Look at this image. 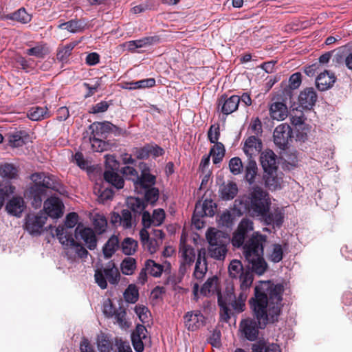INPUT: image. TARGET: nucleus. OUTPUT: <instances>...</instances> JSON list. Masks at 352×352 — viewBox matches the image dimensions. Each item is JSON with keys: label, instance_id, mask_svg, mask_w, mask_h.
Segmentation results:
<instances>
[{"label": "nucleus", "instance_id": "nucleus-1", "mask_svg": "<svg viewBox=\"0 0 352 352\" xmlns=\"http://www.w3.org/2000/svg\"><path fill=\"white\" fill-rule=\"evenodd\" d=\"M282 284L271 281H261L254 288V297L250 300V307L257 322L252 318L241 320L240 330L250 341H254L258 336V329H263L269 323L278 321L282 307Z\"/></svg>", "mask_w": 352, "mask_h": 352}, {"label": "nucleus", "instance_id": "nucleus-2", "mask_svg": "<svg viewBox=\"0 0 352 352\" xmlns=\"http://www.w3.org/2000/svg\"><path fill=\"white\" fill-rule=\"evenodd\" d=\"M253 230V221L243 218L233 232L231 241L234 248L243 247V253L249 267L256 274L262 275L267 266L263 258V244L266 241V236L256 232L248 238Z\"/></svg>", "mask_w": 352, "mask_h": 352}, {"label": "nucleus", "instance_id": "nucleus-3", "mask_svg": "<svg viewBox=\"0 0 352 352\" xmlns=\"http://www.w3.org/2000/svg\"><path fill=\"white\" fill-rule=\"evenodd\" d=\"M228 272L230 277L239 279L240 285L236 293H234L233 288H231L227 290L224 298L221 295L218 297L221 317L225 321L230 318L232 311L236 313L244 311L245 301L254 280L252 272L245 270L239 260L234 259L230 263Z\"/></svg>", "mask_w": 352, "mask_h": 352}, {"label": "nucleus", "instance_id": "nucleus-4", "mask_svg": "<svg viewBox=\"0 0 352 352\" xmlns=\"http://www.w3.org/2000/svg\"><path fill=\"white\" fill-rule=\"evenodd\" d=\"M30 179L33 184L30 187L28 192L32 206L37 208L41 206L43 197L46 195L47 189H52L62 193V188L56 177L45 173H35L31 175Z\"/></svg>", "mask_w": 352, "mask_h": 352}, {"label": "nucleus", "instance_id": "nucleus-5", "mask_svg": "<svg viewBox=\"0 0 352 352\" xmlns=\"http://www.w3.org/2000/svg\"><path fill=\"white\" fill-rule=\"evenodd\" d=\"M238 203L243 205V209L254 217L263 216L271 204L268 193L258 186H253L248 196L235 200L236 205Z\"/></svg>", "mask_w": 352, "mask_h": 352}, {"label": "nucleus", "instance_id": "nucleus-6", "mask_svg": "<svg viewBox=\"0 0 352 352\" xmlns=\"http://www.w3.org/2000/svg\"><path fill=\"white\" fill-rule=\"evenodd\" d=\"M139 167L142 170V178L135 183V190L138 194L144 195L147 202L153 204L159 198V190L153 187L155 177L150 173L146 164L142 162Z\"/></svg>", "mask_w": 352, "mask_h": 352}, {"label": "nucleus", "instance_id": "nucleus-7", "mask_svg": "<svg viewBox=\"0 0 352 352\" xmlns=\"http://www.w3.org/2000/svg\"><path fill=\"white\" fill-rule=\"evenodd\" d=\"M106 170L104 173V180L117 189L124 187V181L118 173L119 162L113 155H106Z\"/></svg>", "mask_w": 352, "mask_h": 352}, {"label": "nucleus", "instance_id": "nucleus-8", "mask_svg": "<svg viewBox=\"0 0 352 352\" xmlns=\"http://www.w3.org/2000/svg\"><path fill=\"white\" fill-rule=\"evenodd\" d=\"M55 234L59 242L66 248L73 250L80 258L87 257V250L73 238L72 233L68 232L63 226H58Z\"/></svg>", "mask_w": 352, "mask_h": 352}, {"label": "nucleus", "instance_id": "nucleus-9", "mask_svg": "<svg viewBox=\"0 0 352 352\" xmlns=\"http://www.w3.org/2000/svg\"><path fill=\"white\" fill-rule=\"evenodd\" d=\"M94 276L96 283L104 289L107 287V280L110 284L116 285L119 282L120 274L114 263H109L103 269L96 270Z\"/></svg>", "mask_w": 352, "mask_h": 352}, {"label": "nucleus", "instance_id": "nucleus-10", "mask_svg": "<svg viewBox=\"0 0 352 352\" xmlns=\"http://www.w3.org/2000/svg\"><path fill=\"white\" fill-rule=\"evenodd\" d=\"M47 220V216L42 212L29 214L25 217V229L31 235H39Z\"/></svg>", "mask_w": 352, "mask_h": 352}, {"label": "nucleus", "instance_id": "nucleus-11", "mask_svg": "<svg viewBox=\"0 0 352 352\" xmlns=\"http://www.w3.org/2000/svg\"><path fill=\"white\" fill-rule=\"evenodd\" d=\"M179 254L181 257L179 274L184 276L190 265L195 262L196 254L195 249L190 245L181 243Z\"/></svg>", "mask_w": 352, "mask_h": 352}, {"label": "nucleus", "instance_id": "nucleus-12", "mask_svg": "<svg viewBox=\"0 0 352 352\" xmlns=\"http://www.w3.org/2000/svg\"><path fill=\"white\" fill-rule=\"evenodd\" d=\"M75 237L77 240L83 241L85 245L91 250L97 246V239L94 230L78 224L75 230Z\"/></svg>", "mask_w": 352, "mask_h": 352}, {"label": "nucleus", "instance_id": "nucleus-13", "mask_svg": "<svg viewBox=\"0 0 352 352\" xmlns=\"http://www.w3.org/2000/svg\"><path fill=\"white\" fill-rule=\"evenodd\" d=\"M292 130L287 123H283L277 126L274 131V144L280 148L284 149L290 138H292Z\"/></svg>", "mask_w": 352, "mask_h": 352}, {"label": "nucleus", "instance_id": "nucleus-14", "mask_svg": "<svg viewBox=\"0 0 352 352\" xmlns=\"http://www.w3.org/2000/svg\"><path fill=\"white\" fill-rule=\"evenodd\" d=\"M206 239L208 242V248L220 246H228L230 239L229 235L221 230L210 228L206 232Z\"/></svg>", "mask_w": 352, "mask_h": 352}, {"label": "nucleus", "instance_id": "nucleus-15", "mask_svg": "<svg viewBox=\"0 0 352 352\" xmlns=\"http://www.w3.org/2000/svg\"><path fill=\"white\" fill-rule=\"evenodd\" d=\"M240 103L239 96L233 95L228 97L223 95L218 100V109L224 115H229L237 110Z\"/></svg>", "mask_w": 352, "mask_h": 352}, {"label": "nucleus", "instance_id": "nucleus-16", "mask_svg": "<svg viewBox=\"0 0 352 352\" xmlns=\"http://www.w3.org/2000/svg\"><path fill=\"white\" fill-rule=\"evenodd\" d=\"M63 204L59 198L51 197L44 202V214L53 219H58L63 214Z\"/></svg>", "mask_w": 352, "mask_h": 352}, {"label": "nucleus", "instance_id": "nucleus-17", "mask_svg": "<svg viewBox=\"0 0 352 352\" xmlns=\"http://www.w3.org/2000/svg\"><path fill=\"white\" fill-rule=\"evenodd\" d=\"M165 219V212L163 209H155L152 216L148 211L142 212V223L143 226L150 228L151 226H159L162 224Z\"/></svg>", "mask_w": 352, "mask_h": 352}, {"label": "nucleus", "instance_id": "nucleus-18", "mask_svg": "<svg viewBox=\"0 0 352 352\" xmlns=\"http://www.w3.org/2000/svg\"><path fill=\"white\" fill-rule=\"evenodd\" d=\"M205 318L200 311H189L184 316L185 326L188 330L195 331L204 324Z\"/></svg>", "mask_w": 352, "mask_h": 352}, {"label": "nucleus", "instance_id": "nucleus-19", "mask_svg": "<svg viewBox=\"0 0 352 352\" xmlns=\"http://www.w3.org/2000/svg\"><path fill=\"white\" fill-rule=\"evenodd\" d=\"M265 224L272 226L273 228H279L283 222L284 212L282 208H276L270 212H267L263 216H261Z\"/></svg>", "mask_w": 352, "mask_h": 352}, {"label": "nucleus", "instance_id": "nucleus-20", "mask_svg": "<svg viewBox=\"0 0 352 352\" xmlns=\"http://www.w3.org/2000/svg\"><path fill=\"white\" fill-rule=\"evenodd\" d=\"M144 266L148 274L153 277H160L163 272L169 274L170 270L169 263L164 262L163 264H160L151 259L145 262Z\"/></svg>", "mask_w": 352, "mask_h": 352}, {"label": "nucleus", "instance_id": "nucleus-21", "mask_svg": "<svg viewBox=\"0 0 352 352\" xmlns=\"http://www.w3.org/2000/svg\"><path fill=\"white\" fill-rule=\"evenodd\" d=\"M317 100V94L313 88H307L300 93L298 102L303 109H311Z\"/></svg>", "mask_w": 352, "mask_h": 352}, {"label": "nucleus", "instance_id": "nucleus-22", "mask_svg": "<svg viewBox=\"0 0 352 352\" xmlns=\"http://www.w3.org/2000/svg\"><path fill=\"white\" fill-rule=\"evenodd\" d=\"M207 271L208 267L206 258V250L205 249H201L198 252L193 276L195 279L201 280L205 276Z\"/></svg>", "mask_w": 352, "mask_h": 352}, {"label": "nucleus", "instance_id": "nucleus-23", "mask_svg": "<svg viewBox=\"0 0 352 352\" xmlns=\"http://www.w3.org/2000/svg\"><path fill=\"white\" fill-rule=\"evenodd\" d=\"M147 330L144 325L138 324L131 335V341L134 349L137 352H142L144 346L143 340L146 338Z\"/></svg>", "mask_w": 352, "mask_h": 352}, {"label": "nucleus", "instance_id": "nucleus-24", "mask_svg": "<svg viewBox=\"0 0 352 352\" xmlns=\"http://www.w3.org/2000/svg\"><path fill=\"white\" fill-rule=\"evenodd\" d=\"M261 149L262 142L258 137L252 135L245 140L243 151L248 157L258 155Z\"/></svg>", "mask_w": 352, "mask_h": 352}, {"label": "nucleus", "instance_id": "nucleus-25", "mask_svg": "<svg viewBox=\"0 0 352 352\" xmlns=\"http://www.w3.org/2000/svg\"><path fill=\"white\" fill-rule=\"evenodd\" d=\"M261 164L264 172L277 170L276 155L271 151H265L261 153Z\"/></svg>", "mask_w": 352, "mask_h": 352}, {"label": "nucleus", "instance_id": "nucleus-26", "mask_svg": "<svg viewBox=\"0 0 352 352\" xmlns=\"http://www.w3.org/2000/svg\"><path fill=\"white\" fill-rule=\"evenodd\" d=\"M25 208L24 200L22 197H12L6 204V209L11 215L19 217Z\"/></svg>", "mask_w": 352, "mask_h": 352}, {"label": "nucleus", "instance_id": "nucleus-27", "mask_svg": "<svg viewBox=\"0 0 352 352\" xmlns=\"http://www.w3.org/2000/svg\"><path fill=\"white\" fill-rule=\"evenodd\" d=\"M219 195L223 200L233 199L238 193V186L234 182L223 183L219 190Z\"/></svg>", "mask_w": 352, "mask_h": 352}, {"label": "nucleus", "instance_id": "nucleus-28", "mask_svg": "<svg viewBox=\"0 0 352 352\" xmlns=\"http://www.w3.org/2000/svg\"><path fill=\"white\" fill-rule=\"evenodd\" d=\"M270 114L273 120H284L288 116L287 107L283 102H274L270 106Z\"/></svg>", "mask_w": 352, "mask_h": 352}, {"label": "nucleus", "instance_id": "nucleus-29", "mask_svg": "<svg viewBox=\"0 0 352 352\" xmlns=\"http://www.w3.org/2000/svg\"><path fill=\"white\" fill-rule=\"evenodd\" d=\"M336 81L333 74L324 72L320 74L316 78V86L320 91H325L330 88Z\"/></svg>", "mask_w": 352, "mask_h": 352}, {"label": "nucleus", "instance_id": "nucleus-30", "mask_svg": "<svg viewBox=\"0 0 352 352\" xmlns=\"http://www.w3.org/2000/svg\"><path fill=\"white\" fill-rule=\"evenodd\" d=\"M264 179L265 185L271 190H276L280 187L282 177L277 174V170L265 172Z\"/></svg>", "mask_w": 352, "mask_h": 352}, {"label": "nucleus", "instance_id": "nucleus-31", "mask_svg": "<svg viewBox=\"0 0 352 352\" xmlns=\"http://www.w3.org/2000/svg\"><path fill=\"white\" fill-rule=\"evenodd\" d=\"M155 85V80L153 78H146L138 81H131L125 82L123 88L126 89H137L151 88Z\"/></svg>", "mask_w": 352, "mask_h": 352}, {"label": "nucleus", "instance_id": "nucleus-32", "mask_svg": "<svg viewBox=\"0 0 352 352\" xmlns=\"http://www.w3.org/2000/svg\"><path fill=\"white\" fill-rule=\"evenodd\" d=\"M226 149L223 144L217 142L211 148L209 155L212 157V162L214 164H219L225 156Z\"/></svg>", "mask_w": 352, "mask_h": 352}, {"label": "nucleus", "instance_id": "nucleus-33", "mask_svg": "<svg viewBox=\"0 0 352 352\" xmlns=\"http://www.w3.org/2000/svg\"><path fill=\"white\" fill-rule=\"evenodd\" d=\"M85 25V23L80 20H70L59 24L58 28L62 30H67L72 33H76L81 32L84 29Z\"/></svg>", "mask_w": 352, "mask_h": 352}, {"label": "nucleus", "instance_id": "nucleus-34", "mask_svg": "<svg viewBox=\"0 0 352 352\" xmlns=\"http://www.w3.org/2000/svg\"><path fill=\"white\" fill-rule=\"evenodd\" d=\"M119 246L118 237L113 235L104 244L102 251L105 258H110L116 252Z\"/></svg>", "mask_w": 352, "mask_h": 352}, {"label": "nucleus", "instance_id": "nucleus-35", "mask_svg": "<svg viewBox=\"0 0 352 352\" xmlns=\"http://www.w3.org/2000/svg\"><path fill=\"white\" fill-rule=\"evenodd\" d=\"M28 117L33 121H38L49 117L46 107H32L28 112Z\"/></svg>", "mask_w": 352, "mask_h": 352}, {"label": "nucleus", "instance_id": "nucleus-36", "mask_svg": "<svg viewBox=\"0 0 352 352\" xmlns=\"http://www.w3.org/2000/svg\"><path fill=\"white\" fill-rule=\"evenodd\" d=\"M18 168L12 164L6 163L0 166V175L7 179H15L18 176Z\"/></svg>", "mask_w": 352, "mask_h": 352}, {"label": "nucleus", "instance_id": "nucleus-37", "mask_svg": "<svg viewBox=\"0 0 352 352\" xmlns=\"http://www.w3.org/2000/svg\"><path fill=\"white\" fill-rule=\"evenodd\" d=\"M153 40V37H144L139 40L129 41L126 43V46L129 51L135 52L138 48H142L150 45Z\"/></svg>", "mask_w": 352, "mask_h": 352}, {"label": "nucleus", "instance_id": "nucleus-38", "mask_svg": "<svg viewBox=\"0 0 352 352\" xmlns=\"http://www.w3.org/2000/svg\"><path fill=\"white\" fill-rule=\"evenodd\" d=\"M228 250V246L217 245L213 248H208V255L211 258L219 261L225 259Z\"/></svg>", "mask_w": 352, "mask_h": 352}, {"label": "nucleus", "instance_id": "nucleus-39", "mask_svg": "<svg viewBox=\"0 0 352 352\" xmlns=\"http://www.w3.org/2000/svg\"><path fill=\"white\" fill-rule=\"evenodd\" d=\"M111 125V123L107 121L103 122H94L91 126L92 133L102 137L104 134L110 133Z\"/></svg>", "mask_w": 352, "mask_h": 352}, {"label": "nucleus", "instance_id": "nucleus-40", "mask_svg": "<svg viewBox=\"0 0 352 352\" xmlns=\"http://www.w3.org/2000/svg\"><path fill=\"white\" fill-rule=\"evenodd\" d=\"M128 207L135 213L144 212L146 207L144 201L140 198L130 197L127 199Z\"/></svg>", "mask_w": 352, "mask_h": 352}, {"label": "nucleus", "instance_id": "nucleus-41", "mask_svg": "<svg viewBox=\"0 0 352 352\" xmlns=\"http://www.w3.org/2000/svg\"><path fill=\"white\" fill-rule=\"evenodd\" d=\"M8 19L19 21L21 23H27L31 21V16L24 8H20L17 11L7 16Z\"/></svg>", "mask_w": 352, "mask_h": 352}, {"label": "nucleus", "instance_id": "nucleus-42", "mask_svg": "<svg viewBox=\"0 0 352 352\" xmlns=\"http://www.w3.org/2000/svg\"><path fill=\"white\" fill-rule=\"evenodd\" d=\"M252 352H280V347L276 344H254Z\"/></svg>", "mask_w": 352, "mask_h": 352}, {"label": "nucleus", "instance_id": "nucleus-43", "mask_svg": "<svg viewBox=\"0 0 352 352\" xmlns=\"http://www.w3.org/2000/svg\"><path fill=\"white\" fill-rule=\"evenodd\" d=\"M122 252L126 255L133 254L138 248V242L131 239L126 238L122 243Z\"/></svg>", "mask_w": 352, "mask_h": 352}, {"label": "nucleus", "instance_id": "nucleus-44", "mask_svg": "<svg viewBox=\"0 0 352 352\" xmlns=\"http://www.w3.org/2000/svg\"><path fill=\"white\" fill-rule=\"evenodd\" d=\"M136 268L135 259L132 257L125 258L121 263L122 272L125 275H131Z\"/></svg>", "mask_w": 352, "mask_h": 352}, {"label": "nucleus", "instance_id": "nucleus-45", "mask_svg": "<svg viewBox=\"0 0 352 352\" xmlns=\"http://www.w3.org/2000/svg\"><path fill=\"white\" fill-rule=\"evenodd\" d=\"M218 278L216 276L209 278L201 289V293L204 296L213 294L217 289Z\"/></svg>", "mask_w": 352, "mask_h": 352}, {"label": "nucleus", "instance_id": "nucleus-46", "mask_svg": "<svg viewBox=\"0 0 352 352\" xmlns=\"http://www.w3.org/2000/svg\"><path fill=\"white\" fill-rule=\"evenodd\" d=\"M257 172V166L255 161L250 160L245 168V177L247 182L252 184L254 182V177Z\"/></svg>", "mask_w": 352, "mask_h": 352}, {"label": "nucleus", "instance_id": "nucleus-47", "mask_svg": "<svg viewBox=\"0 0 352 352\" xmlns=\"http://www.w3.org/2000/svg\"><path fill=\"white\" fill-rule=\"evenodd\" d=\"M283 250L280 244H274L269 253V259L274 263H278L283 258Z\"/></svg>", "mask_w": 352, "mask_h": 352}, {"label": "nucleus", "instance_id": "nucleus-48", "mask_svg": "<svg viewBox=\"0 0 352 352\" xmlns=\"http://www.w3.org/2000/svg\"><path fill=\"white\" fill-rule=\"evenodd\" d=\"M138 289L134 285H129L124 293V297L126 302L135 303L138 299Z\"/></svg>", "mask_w": 352, "mask_h": 352}, {"label": "nucleus", "instance_id": "nucleus-49", "mask_svg": "<svg viewBox=\"0 0 352 352\" xmlns=\"http://www.w3.org/2000/svg\"><path fill=\"white\" fill-rule=\"evenodd\" d=\"M123 175L126 177V179H131L133 182V186H135V183L142 178V175L139 177L138 171L131 166H125L121 170Z\"/></svg>", "mask_w": 352, "mask_h": 352}, {"label": "nucleus", "instance_id": "nucleus-50", "mask_svg": "<svg viewBox=\"0 0 352 352\" xmlns=\"http://www.w3.org/2000/svg\"><path fill=\"white\" fill-rule=\"evenodd\" d=\"M47 53V50L44 45L38 44L33 47L28 49L26 54L37 58L43 57Z\"/></svg>", "mask_w": 352, "mask_h": 352}, {"label": "nucleus", "instance_id": "nucleus-51", "mask_svg": "<svg viewBox=\"0 0 352 352\" xmlns=\"http://www.w3.org/2000/svg\"><path fill=\"white\" fill-rule=\"evenodd\" d=\"M94 226L100 234L104 232L107 226L106 218L102 215H96L94 219Z\"/></svg>", "mask_w": 352, "mask_h": 352}, {"label": "nucleus", "instance_id": "nucleus-52", "mask_svg": "<svg viewBox=\"0 0 352 352\" xmlns=\"http://www.w3.org/2000/svg\"><path fill=\"white\" fill-rule=\"evenodd\" d=\"M121 226L124 229H129L133 227V220L131 212L127 210L124 209L121 211Z\"/></svg>", "mask_w": 352, "mask_h": 352}, {"label": "nucleus", "instance_id": "nucleus-53", "mask_svg": "<svg viewBox=\"0 0 352 352\" xmlns=\"http://www.w3.org/2000/svg\"><path fill=\"white\" fill-rule=\"evenodd\" d=\"M96 134L92 133V136L90 137V142L94 151L102 152L104 151L105 147V143L101 140Z\"/></svg>", "mask_w": 352, "mask_h": 352}, {"label": "nucleus", "instance_id": "nucleus-54", "mask_svg": "<svg viewBox=\"0 0 352 352\" xmlns=\"http://www.w3.org/2000/svg\"><path fill=\"white\" fill-rule=\"evenodd\" d=\"M78 221V215L76 212H70L66 216L65 225L63 226L68 232L72 233L69 229L76 226Z\"/></svg>", "mask_w": 352, "mask_h": 352}, {"label": "nucleus", "instance_id": "nucleus-55", "mask_svg": "<svg viewBox=\"0 0 352 352\" xmlns=\"http://www.w3.org/2000/svg\"><path fill=\"white\" fill-rule=\"evenodd\" d=\"M229 168L230 172L234 175H238L241 173L243 164L239 157H233L229 162Z\"/></svg>", "mask_w": 352, "mask_h": 352}, {"label": "nucleus", "instance_id": "nucleus-56", "mask_svg": "<svg viewBox=\"0 0 352 352\" xmlns=\"http://www.w3.org/2000/svg\"><path fill=\"white\" fill-rule=\"evenodd\" d=\"M98 348L100 352H111L113 349V344L109 339L102 336L98 340Z\"/></svg>", "mask_w": 352, "mask_h": 352}, {"label": "nucleus", "instance_id": "nucleus-57", "mask_svg": "<svg viewBox=\"0 0 352 352\" xmlns=\"http://www.w3.org/2000/svg\"><path fill=\"white\" fill-rule=\"evenodd\" d=\"M249 130L251 133L254 134L256 137L262 134V124L258 118H253L251 120Z\"/></svg>", "mask_w": 352, "mask_h": 352}, {"label": "nucleus", "instance_id": "nucleus-58", "mask_svg": "<svg viewBox=\"0 0 352 352\" xmlns=\"http://www.w3.org/2000/svg\"><path fill=\"white\" fill-rule=\"evenodd\" d=\"M118 309H116L112 304V302L110 299H107L103 303V314L107 318H112L115 313Z\"/></svg>", "mask_w": 352, "mask_h": 352}, {"label": "nucleus", "instance_id": "nucleus-59", "mask_svg": "<svg viewBox=\"0 0 352 352\" xmlns=\"http://www.w3.org/2000/svg\"><path fill=\"white\" fill-rule=\"evenodd\" d=\"M74 47V45L70 43L60 49L57 53L58 59L60 60H65V59H67L71 54V52Z\"/></svg>", "mask_w": 352, "mask_h": 352}, {"label": "nucleus", "instance_id": "nucleus-60", "mask_svg": "<svg viewBox=\"0 0 352 352\" xmlns=\"http://www.w3.org/2000/svg\"><path fill=\"white\" fill-rule=\"evenodd\" d=\"M135 311L136 314L138 316L139 319L143 323L148 322L149 318V311L146 307L136 306L135 308Z\"/></svg>", "mask_w": 352, "mask_h": 352}, {"label": "nucleus", "instance_id": "nucleus-61", "mask_svg": "<svg viewBox=\"0 0 352 352\" xmlns=\"http://www.w3.org/2000/svg\"><path fill=\"white\" fill-rule=\"evenodd\" d=\"M302 82L301 74L296 72L293 74L289 78V86L292 89H298Z\"/></svg>", "mask_w": 352, "mask_h": 352}, {"label": "nucleus", "instance_id": "nucleus-62", "mask_svg": "<svg viewBox=\"0 0 352 352\" xmlns=\"http://www.w3.org/2000/svg\"><path fill=\"white\" fill-rule=\"evenodd\" d=\"M25 141L21 133H16L9 137V144L12 147H19L24 144Z\"/></svg>", "mask_w": 352, "mask_h": 352}, {"label": "nucleus", "instance_id": "nucleus-63", "mask_svg": "<svg viewBox=\"0 0 352 352\" xmlns=\"http://www.w3.org/2000/svg\"><path fill=\"white\" fill-rule=\"evenodd\" d=\"M220 132L219 126L212 125L208 132V137L211 143L216 144L218 142L219 138Z\"/></svg>", "mask_w": 352, "mask_h": 352}, {"label": "nucleus", "instance_id": "nucleus-64", "mask_svg": "<svg viewBox=\"0 0 352 352\" xmlns=\"http://www.w3.org/2000/svg\"><path fill=\"white\" fill-rule=\"evenodd\" d=\"M125 316L126 311L120 307V309L115 313L113 317H114L116 322L119 324V326L122 328H124L126 326Z\"/></svg>", "mask_w": 352, "mask_h": 352}]
</instances>
